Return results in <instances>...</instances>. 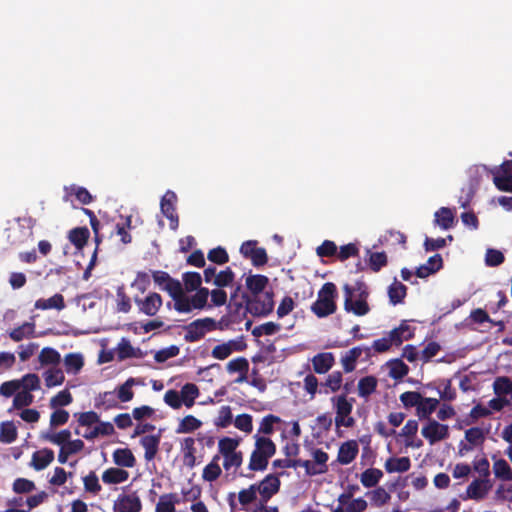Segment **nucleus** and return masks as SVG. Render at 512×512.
Returning a JSON list of instances; mask_svg holds the SVG:
<instances>
[{
	"label": "nucleus",
	"mask_w": 512,
	"mask_h": 512,
	"mask_svg": "<svg viewBox=\"0 0 512 512\" xmlns=\"http://www.w3.org/2000/svg\"><path fill=\"white\" fill-rule=\"evenodd\" d=\"M365 354V359L368 360L371 358V348L369 346H356L351 348L342 358L341 363L343 366V370L346 373H350L355 370L356 362L361 357L362 354Z\"/></svg>",
	"instance_id": "4468645a"
},
{
	"label": "nucleus",
	"mask_w": 512,
	"mask_h": 512,
	"mask_svg": "<svg viewBox=\"0 0 512 512\" xmlns=\"http://www.w3.org/2000/svg\"><path fill=\"white\" fill-rule=\"evenodd\" d=\"M223 457V468L227 474L237 475V471L240 468L243 460V454L241 451L222 456ZM239 476V473H238Z\"/></svg>",
	"instance_id": "7c9ffc66"
},
{
	"label": "nucleus",
	"mask_w": 512,
	"mask_h": 512,
	"mask_svg": "<svg viewBox=\"0 0 512 512\" xmlns=\"http://www.w3.org/2000/svg\"><path fill=\"white\" fill-rule=\"evenodd\" d=\"M177 196L175 192L168 190L161 198L160 209L163 215L170 221L169 225L172 230H176L179 226V217L176 212Z\"/></svg>",
	"instance_id": "6e6552de"
},
{
	"label": "nucleus",
	"mask_w": 512,
	"mask_h": 512,
	"mask_svg": "<svg viewBox=\"0 0 512 512\" xmlns=\"http://www.w3.org/2000/svg\"><path fill=\"white\" fill-rule=\"evenodd\" d=\"M281 482H260L256 484L257 494L260 495V504H266L269 499L279 491Z\"/></svg>",
	"instance_id": "cd10ccee"
},
{
	"label": "nucleus",
	"mask_w": 512,
	"mask_h": 512,
	"mask_svg": "<svg viewBox=\"0 0 512 512\" xmlns=\"http://www.w3.org/2000/svg\"><path fill=\"white\" fill-rule=\"evenodd\" d=\"M345 299L344 310L356 316H364L370 312V307L365 299H353V289L346 284L344 286Z\"/></svg>",
	"instance_id": "9b49d317"
},
{
	"label": "nucleus",
	"mask_w": 512,
	"mask_h": 512,
	"mask_svg": "<svg viewBox=\"0 0 512 512\" xmlns=\"http://www.w3.org/2000/svg\"><path fill=\"white\" fill-rule=\"evenodd\" d=\"M141 445L145 449L144 458L147 461H151L155 458L160 444L159 435H147L141 438Z\"/></svg>",
	"instance_id": "b1692460"
},
{
	"label": "nucleus",
	"mask_w": 512,
	"mask_h": 512,
	"mask_svg": "<svg viewBox=\"0 0 512 512\" xmlns=\"http://www.w3.org/2000/svg\"><path fill=\"white\" fill-rule=\"evenodd\" d=\"M234 278V272L231 270L230 267H227L225 270L220 271L216 275L213 284L219 288L227 287L233 283Z\"/></svg>",
	"instance_id": "e2e57ef3"
},
{
	"label": "nucleus",
	"mask_w": 512,
	"mask_h": 512,
	"mask_svg": "<svg viewBox=\"0 0 512 512\" xmlns=\"http://www.w3.org/2000/svg\"><path fill=\"white\" fill-rule=\"evenodd\" d=\"M43 376L45 380V385L48 388L62 385L65 380L64 373L59 368H50L47 371H45Z\"/></svg>",
	"instance_id": "49530a36"
},
{
	"label": "nucleus",
	"mask_w": 512,
	"mask_h": 512,
	"mask_svg": "<svg viewBox=\"0 0 512 512\" xmlns=\"http://www.w3.org/2000/svg\"><path fill=\"white\" fill-rule=\"evenodd\" d=\"M492 488V482H471L466 490L464 499H483Z\"/></svg>",
	"instance_id": "393cba45"
},
{
	"label": "nucleus",
	"mask_w": 512,
	"mask_h": 512,
	"mask_svg": "<svg viewBox=\"0 0 512 512\" xmlns=\"http://www.w3.org/2000/svg\"><path fill=\"white\" fill-rule=\"evenodd\" d=\"M260 454L271 458L276 452V446L274 442L267 437L255 435V448Z\"/></svg>",
	"instance_id": "4c0bfd02"
},
{
	"label": "nucleus",
	"mask_w": 512,
	"mask_h": 512,
	"mask_svg": "<svg viewBox=\"0 0 512 512\" xmlns=\"http://www.w3.org/2000/svg\"><path fill=\"white\" fill-rule=\"evenodd\" d=\"M373 506L381 507L390 500V494L381 487L367 492L366 494Z\"/></svg>",
	"instance_id": "8fccbe9b"
},
{
	"label": "nucleus",
	"mask_w": 512,
	"mask_h": 512,
	"mask_svg": "<svg viewBox=\"0 0 512 512\" xmlns=\"http://www.w3.org/2000/svg\"><path fill=\"white\" fill-rule=\"evenodd\" d=\"M491 414V410L487 407H484L481 404L475 405L468 416L463 420V423L466 426H469L475 423L479 418L488 417Z\"/></svg>",
	"instance_id": "864d4df0"
},
{
	"label": "nucleus",
	"mask_w": 512,
	"mask_h": 512,
	"mask_svg": "<svg viewBox=\"0 0 512 512\" xmlns=\"http://www.w3.org/2000/svg\"><path fill=\"white\" fill-rule=\"evenodd\" d=\"M64 366L67 373H78L84 366V359L80 353H69L64 357Z\"/></svg>",
	"instance_id": "a19ab883"
},
{
	"label": "nucleus",
	"mask_w": 512,
	"mask_h": 512,
	"mask_svg": "<svg viewBox=\"0 0 512 512\" xmlns=\"http://www.w3.org/2000/svg\"><path fill=\"white\" fill-rule=\"evenodd\" d=\"M337 287L332 282H326L318 291L317 300L311 305V311L318 318H325L337 310Z\"/></svg>",
	"instance_id": "f257e3e1"
},
{
	"label": "nucleus",
	"mask_w": 512,
	"mask_h": 512,
	"mask_svg": "<svg viewBox=\"0 0 512 512\" xmlns=\"http://www.w3.org/2000/svg\"><path fill=\"white\" fill-rule=\"evenodd\" d=\"M90 232L87 227H76L70 230L69 241L77 248L82 249L89 239Z\"/></svg>",
	"instance_id": "72a5a7b5"
},
{
	"label": "nucleus",
	"mask_w": 512,
	"mask_h": 512,
	"mask_svg": "<svg viewBox=\"0 0 512 512\" xmlns=\"http://www.w3.org/2000/svg\"><path fill=\"white\" fill-rule=\"evenodd\" d=\"M269 458L266 456H263L258 452L256 449H254L250 456V461L248 465V472L240 471L239 476L245 477V478H251L253 477L252 472L253 471H263L267 468Z\"/></svg>",
	"instance_id": "2eb2a0df"
},
{
	"label": "nucleus",
	"mask_w": 512,
	"mask_h": 512,
	"mask_svg": "<svg viewBox=\"0 0 512 512\" xmlns=\"http://www.w3.org/2000/svg\"><path fill=\"white\" fill-rule=\"evenodd\" d=\"M180 353V348L176 345H171L167 348H163L157 351L154 355V360L157 363H163L170 358L178 356Z\"/></svg>",
	"instance_id": "774afa93"
},
{
	"label": "nucleus",
	"mask_w": 512,
	"mask_h": 512,
	"mask_svg": "<svg viewBox=\"0 0 512 512\" xmlns=\"http://www.w3.org/2000/svg\"><path fill=\"white\" fill-rule=\"evenodd\" d=\"M234 426L247 434L251 433L253 430L252 416L246 413L237 415L234 420Z\"/></svg>",
	"instance_id": "69168bd1"
},
{
	"label": "nucleus",
	"mask_w": 512,
	"mask_h": 512,
	"mask_svg": "<svg viewBox=\"0 0 512 512\" xmlns=\"http://www.w3.org/2000/svg\"><path fill=\"white\" fill-rule=\"evenodd\" d=\"M17 437L18 431L13 421H4L0 424V442L11 444Z\"/></svg>",
	"instance_id": "e433bc0d"
},
{
	"label": "nucleus",
	"mask_w": 512,
	"mask_h": 512,
	"mask_svg": "<svg viewBox=\"0 0 512 512\" xmlns=\"http://www.w3.org/2000/svg\"><path fill=\"white\" fill-rule=\"evenodd\" d=\"M343 377L340 371L332 372L325 382L320 384V393L328 394L329 391L337 392L342 385Z\"/></svg>",
	"instance_id": "c756f323"
},
{
	"label": "nucleus",
	"mask_w": 512,
	"mask_h": 512,
	"mask_svg": "<svg viewBox=\"0 0 512 512\" xmlns=\"http://www.w3.org/2000/svg\"><path fill=\"white\" fill-rule=\"evenodd\" d=\"M378 385L377 378L369 375L361 378L358 382V394L360 397L367 398L376 391Z\"/></svg>",
	"instance_id": "58836bf2"
},
{
	"label": "nucleus",
	"mask_w": 512,
	"mask_h": 512,
	"mask_svg": "<svg viewBox=\"0 0 512 512\" xmlns=\"http://www.w3.org/2000/svg\"><path fill=\"white\" fill-rule=\"evenodd\" d=\"M54 460V452L51 449L44 448L42 450L35 451L32 455L31 465L37 470L45 469Z\"/></svg>",
	"instance_id": "5701e85b"
},
{
	"label": "nucleus",
	"mask_w": 512,
	"mask_h": 512,
	"mask_svg": "<svg viewBox=\"0 0 512 512\" xmlns=\"http://www.w3.org/2000/svg\"><path fill=\"white\" fill-rule=\"evenodd\" d=\"M242 298L247 302L249 313L253 316L264 317L273 311L274 301L272 293L267 292L253 298H249L246 293H243Z\"/></svg>",
	"instance_id": "39448f33"
},
{
	"label": "nucleus",
	"mask_w": 512,
	"mask_h": 512,
	"mask_svg": "<svg viewBox=\"0 0 512 512\" xmlns=\"http://www.w3.org/2000/svg\"><path fill=\"white\" fill-rule=\"evenodd\" d=\"M65 301L62 294L56 293L48 299H38L35 302V308L41 310L56 309L63 310L65 308Z\"/></svg>",
	"instance_id": "bb28decb"
},
{
	"label": "nucleus",
	"mask_w": 512,
	"mask_h": 512,
	"mask_svg": "<svg viewBox=\"0 0 512 512\" xmlns=\"http://www.w3.org/2000/svg\"><path fill=\"white\" fill-rule=\"evenodd\" d=\"M407 295V287L394 279V282L388 287V297L389 301L393 305H397L403 302L404 298Z\"/></svg>",
	"instance_id": "c85d7f7f"
},
{
	"label": "nucleus",
	"mask_w": 512,
	"mask_h": 512,
	"mask_svg": "<svg viewBox=\"0 0 512 512\" xmlns=\"http://www.w3.org/2000/svg\"><path fill=\"white\" fill-rule=\"evenodd\" d=\"M485 438V432L480 427H471L465 431V440L474 447L482 446Z\"/></svg>",
	"instance_id": "603ef678"
},
{
	"label": "nucleus",
	"mask_w": 512,
	"mask_h": 512,
	"mask_svg": "<svg viewBox=\"0 0 512 512\" xmlns=\"http://www.w3.org/2000/svg\"><path fill=\"white\" fill-rule=\"evenodd\" d=\"M455 214L452 209L448 207H441L435 212V222L444 230L453 227Z\"/></svg>",
	"instance_id": "473e14b6"
},
{
	"label": "nucleus",
	"mask_w": 512,
	"mask_h": 512,
	"mask_svg": "<svg viewBox=\"0 0 512 512\" xmlns=\"http://www.w3.org/2000/svg\"><path fill=\"white\" fill-rule=\"evenodd\" d=\"M208 296H209L208 288H199L196 291V293L191 297L187 296L185 293L181 299V301L182 300L184 301L183 303L185 306L181 309L178 308L175 310L179 313H190L194 309L202 310L207 305Z\"/></svg>",
	"instance_id": "1a4fd4ad"
},
{
	"label": "nucleus",
	"mask_w": 512,
	"mask_h": 512,
	"mask_svg": "<svg viewBox=\"0 0 512 512\" xmlns=\"http://www.w3.org/2000/svg\"><path fill=\"white\" fill-rule=\"evenodd\" d=\"M184 340L193 343L201 340L206 333L219 330L216 320L210 317L200 318L184 326Z\"/></svg>",
	"instance_id": "20e7f679"
},
{
	"label": "nucleus",
	"mask_w": 512,
	"mask_h": 512,
	"mask_svg": "<svg viewBox=\"0 0 512 512\" xmlns=\"http://www.w3.org/2000/svg\"><path fill=\"white\" fill-rule=\"evenodd\" d=\"M226 370L228 373H239V377L236 379L237 383H241L246 381L247 373L249 370V362L245 357H237L235 359L230 360L227 363Z\"/></svg>",
	"instance_id": "412c9836"
},
{
	"label": "nucleus",
	"mask_w": 512,
	"mask_h": 512,
	"mask_svg": "<svg viewBox=\"0 0 512 512\" xmlns=\"http://www.w3.org/2000/svg\"><path fill=\"white\" fill-rule=\"evenodd\" d=\"M439 405V400L436 398H423L417 407V414L420 418H428Z\"/></svg>",
	"instance_id": "09e8293b"
},
{
	"label": "nucleus",
	"mask_w": 512,
	"mask_h": 512,
	"mask_svg": "<svg viewBox=\"0 0 512 512\" xmlns=\"http://www.w3.org/2000/svg\"><path fill=\"white\" fill-rule=\"evenodd\" d=\"M421 433L430 444H434L449 437V427L436 420H429L427 425L422 428Z\"/></svg>",
	"instance_id": "f8f14e48"
},
{
	"label": "nucleus",
	"mask_w": 512,
	"mask_h": 512,
	"mask_svg": "<svg viewBox=\"0 0 512 512\" xmlns=\"http://www.w3.org/2000/svg\"><path fill=\"white\" fill-rule=\"evenodd\" d=\"M199 396V389L194 383H186L180 391L182 404L190 408L194 405L195 399Z\"/></svg>",
	"instance_id": "ea45409f"
},
{
	"label": "nucleus",
	"mask_w": 512,
	"mask_h": 512,
	"mask_svg": "<svg viewBox=\"0 0 512 512\" xmlns=\"http://www.w3.org/2000/svg\"><path fill=\"white\" fill-rule=\"evenodd\" d=\"M207 258L212 263L218 265L226 264L229 261V255L227 251L221 246L211 249L208 252Z\"/></svg>",
	"instance_id": "0e129e2a"
},
{
	"label": "nucleus",
	"mask_w": 512,
	"mask_h": 512,
	"mask_svg": "<svg viewBox=\"0 0 512 512\" xmlns=\"http://www.w3.org/2000/svg\"><path fill=\"white\" fill-rule=\"evenodd\" d=\"M249 308L247 302H233L227 306V313L219 321H216L219 330L234 329L247 317Z\"/></svg>",
	"instance_id": "7ed1b4c3"
},
{
	"label": "nucleus",
	"mask_w": 512,
	"mask_h": 512,
	"mask_svg": "<svg viewBox=\"0 0 512 512\" xmlns=\"http://www.w3.org/2000/svg\"><path fill=\"white\" fill-rule=\"evenodd\" d=\"M201 425H202V422L199 419H197L193 415H187L178 424L176 433H178V434L191 433V432L199 429L201 427Z\"/></svg>",
	"instance_id": "a18cd8bd"
},
{
	"label": "nucleus",
	"mask_w": 512,
	"mask_h": 512,
	"mask_svg": "<svg viewBox=\"0 0 512 512\" xmlns=\"http://www.w3.org/2000/svg\"><path fill=\"white\" fill-rule=\"evenodd\" d=\"M35 324L31 322H24L22 325L14 328L9 332V337L15 341L20 342L25 338L34 337Z\"/></svg>",
	"instance_id": "2f4dec72"
},
{
	"label": "nucleus",
	"mask_w": 512,
	"mask_h": 512,
	"mask_svg": "<svg viewBox=\"0 0 512 512\" xmlns=\"http://www.w3.org/2000/svg\"><path fill=\"white\" fill-rule=\"evenodd\" d=\"M114 462L121 467L131 468L135 465L136 459L128 448H118L113 453Z\"/></svg>",
	"instance_id": "f704fd0d"
},
{
	"label": "nucleus",
	"mask_w": 512,
	"mask_h": 512,
	"mask_svg": "<svg viewBox=\"0 0 512 512\" xmlns=\"http://www.w3.org/2000/svg\"><path fill=\"white\" fill-rule=\"evenodd\" d=\"M409 372L408 366L400 359H395L390 363L389 376L394 380L402 379Z\"/></svg>",
	"instance_id": "13d9d810"
},
{
	"label": "nucleus",
	"mask_w": 512,
	"mask_h": 512,
	"mask_svg": "<svg viewBox=\"0 0 512 512\" xmlns=\"http://www.w3.org/2000/svg\"><path fill=\"white\" fill-rule=\"evenodd\" d=\"M38 360L42 366L58 365L61 361V355L56 349L45 347L39 353Z\"/></svg>",
	"instance_id": "79ce46f5"
},
{
	"label": "nucleus",
	"mask_w": 512,
	"mask_h": 512,
	"mask_svg": "<svg viewBox=\"0 0 512 512\" xmlns=\"http://www.w3.org/2000/svg\"><path fill=\"white\" fill-rule=\"evenodd\" d=\"M414 328H412L407 320H403L401 324L389 332V336L394 341L395 346H400L404 341L414 337Z\"/></svg>",
	"instance_id": "6ab92c4d"
},
{
	"label": "nucleus",
	"mask_w": 512,
	"mask_h": 512,
	"mask_svg": "<svg viewBox=\"0 0 512 512\" xmlns=\"http://www.w3.org/2000/svg\"><path fill=\"white\" fill-rule=\"evenodd\" d=\"M183 282L188 292L201 288L202 278L198 272H186L183 274Z\"/></svg>",
	"instance_id": "052dcab7"
},
{
	"label": "nucleus",
	"mask_w": 512,
	"mask_h": 512,
	"mask_svg": "<svg viewBox=\"0 0 512 512\" xmlns=\"http://www.w3.org/2000/svg\"><path fill=\"white\" fill-rule=\"evenodd\" d=\"M494 393L499 397L512 396V380L509 377H497L493 383Z\"/></svg>",
	"instance_id": "37998d69"
},
{
	"label": "nucleus",
	"mask_w": 512,
	"mask_h": 512,
	"mask_svg": "<svg viewBox=\"0 0 512 512\" xmlns=\"http://www.w3.org/2000/svg\"><path fill=\"white\" fill-rule=\"evenodd\" d=\"M73 401L72 394L68 389H64L53 396L49 401V407L51 409H57L64 406H68Z\"/></svg>",
	"instance_id": "3c124183"
},
{
	"label": "nucleus",
	"mask_w": 512,
	"mask_h": 512,
	"mask_svg": "<svg viewBox=\"0 0 512 512\" xmlns=\"http://www.w3.org/2000/svg\"><path fill=\"white\" fill-rule=\"evenodd\" d=\"M352 498V492H343L338 496V502L346 507V512H363L367 508V502L363 498Z\"/></svg>",
	"instance_id": "aec40b11"
},
{
	"label": "nucleus",
	"mask_w": 512,
	"mask_h": 512,
	"mask_svg": "<svg viewBox=\"0 0 512 512\" xmlns=\"http://www.w3.org/2000/svg\"><path fill=\"white\" fill-rule=\"evenodd\" d=\"M134 384L135 379L129 378L122 385L119 386L117 390V397L121 402H128L133 399L134 392L132 390V387Z\"/></svg>",
	"instance_id": "bf43d9fd"
},
{
	"label": "nucleus",
	"mask_w": 512,
	"mask_h": 512,
	"mask_svg": "<svg viewBox=\"0 0 512 512\" xmlns=\"http://www.w3.org/2000/svg\"><path fill=\"white\" fill-rule=\"evenodd\" d=\"M268 283V277L261 274L249 275L245 281L246 287L253 294V297L260 295Z\"/></svg>",
	"instance_id": "a878e982"
},
{
	"label": "nucleus",
	"mask_w": 512,
	"mask_h": 512,
	"mask_svg": "<svg viewBox=\"0 0 512 512\" xmlns=\"http://www.w3.org/2000/svg\"><path fill=\"white\" fill-rule=\"evenodd\" d=\"M114 512H140L142 502L136 492L120 494L113 505Z\"/></svg>",
	"instance_id": "ddd939ff"
},
{
	"label": "nucleus",
	"mask_w": 512,
	"mask_h": 512,
	"mask_svg": "<svg viewBox=\"0 0 512 512\" xmlns=\"http://www.w3.org/2000/svg\"><path fill=\"white\" fill-rule=\"evenodd\" d=\"M387 255L385 252H373L369 256V267L373 272H379L387 265Z\"/></svg>",
	"instance_id": "680f3d73"
},
{
	"label": "nucleus",
	"mask_w": 512,
	"mask_h": 512,
	"mask_svg": "<svg viewBox=\"0 0 512 512\" xmlns=\"http://www.w3.org/2000/svg\"><path fill=\"white\" fill-rule=\"evenodd\" d=\"M18 382L20 383V388H22L23 391H28L29 393L40 388L39 376L34 373L24 375L20 380H18Z\"/></svg>",
	"instance_id": "4d7b16f0"
},
{
	"label": "nucleus",
	"mask_w": 512,
	"mask_h": 512,
	"mask_svg": "<svg viewBox=\"0 0 512 512\" xmlns=\"http://www.w3.org/2000/svg\"><path fill=\"white\" fill-rule=\"evenodd\" d=\"M335 358L331 352H322L312 358L313 370L317 374L327 373L334 365Z\"/></svg>",
	"instance_id": "a211bd4d"
},
{
	"label": "nucleus",
	"mask_w": 512,
	"mask_h": 512,
	"mask_svg": "<svg viewBox=\"0 0 512 512\" xmlns=\"http://www.w3.org/2000/svg\"><path fill=\"white\" fill-rule=\"evenodd\" d=\"M220 455H215L212 461L204 468V480H216L221 475V467L219 465Z\"/></svg>",
	"instance_id": "6e6d98bb"
},
{
	"label": "nucleus",
	"mask_w": 512,
	"mask_h": 512,
	"mask_svg": "<svg viewBox=\"0 0 512 512\" xmlns=\"http://www.w3.org/2000/svg\"><path fill=\"white\" fill-rule=\"evenodd\" d=\"M240 253L244 258L250 259L255 267L264 266L268 262L266 250L257 247L256 240H249L242 243Z\"/></svg>",
	"instance_id": "0eeeda50"
},
{
	"label": "nucleus",
	"mask_w": 512,
	"mask_h": 512,
	"mask_svg": "<svg viewBox=\"0 0 512 512\" xmlns=\"http://www.w3.org/2000/svg\"><path fill=\"white\" fill-rule=\"evenodd\" d=\"M493 182L500 191L512 192V160L504 161L493 171Z\"/></svg>",
	"instance_id": "9d476101"
},
{
	"label": "nucleus",
	"mask_w": 512,
	"mask_h": 512,
	"mask_svg": "<svg viewBox=\"0 0 512 512\" xmlns=\"http://www.w3.org/2000/svg\"><path fill=\"white\" fill-rule=\"evenodd\" d=\"M42 438L52 444L62 447V445H66L70 440L71 432L68 429L61 430L57 433L47 432L42 434Z\"/></svg>",
	"instance_id": "de8ad7c7"
},
{
	"label": "nucleus",
	"mask_w": 512,
	"mask_h": 512,
	"mask_svg": "<svg viewBox=\"0 0 512 512\" xmlns=\"http://www.w3.org/2000/svg\"><path fill=\"white\" fill-rule=\"evenodd\" d=\"M239 440L231 437H223L218 442V451L221 456H226L237 451Z\"/></svg>",
	"instance_id": "5fc2aeb1"
},
{
	"label": "nucleus",
	"mask_w": 512,
	"mask_h": 512,
	"mask_svg": "<svg viewBox=\"0 0 512 512\" xmlns=\"http://www.w3.org/2000/svg\"><path fill=\"white\" fill-rule=\"evenodd\" d=\"M493 472L499 480H512V469L505 459H496L494 461Z\"/></svg>",
	"instance_id": "c03bdc74"
},
{
	"label": "nucleus",
	"mask_w": 512,
	"mask_h": 512,
	"mask_svg": "<svg viewBox=\"0 0 512 512\" xmlns=\"http://www.w3.org/2000/svg\"><path fill=\"white\" fill-rule=\"evenodd\" d=\"M163 290H165L170 297L173 299L174 309L183 308L185 305L183 300L181 301L182 297L184 296L185 292L183 289V286L181 282L177 279H174L171 277V279L167 282L166 285L162 287Z\"/></svg>",
	"instance_id": "dca6fc26"
},
{
	"label": "nucleus",
	"mask_w": 512,
	"mask_h": 512,
	"mask_svg": "<svg viewBox=\"0 0 512 512\" xmlns=\"http://www.w3.org/2000/svg\"><path fill=\"white\" fill-rule=\"evenodd\" d=\"M359 452L358 443L355 440H349L341 444L338 450L337 460L343 465L350 464Z\"/></svg>",
	"instance_id": "f3484780"
},
{
	"label": "nucleus",
	"mask_w": 512,
	"mask_h": 512,
	"mask_svg": "<svg viewBox=\"0 0 512 512\" xmlns=\"http://www.w3.org/2000/svg\"><path fill=\"white\" fill-rule=\"evenodd\" d=\"M34 396L28 391H18L13 399V408L21 409L28 407L33 403Z\"/></svg>",
	"instance_id": "338daca9"
},
{
	"label": "nucleus",
	"mask_w": 512,
	"mask_h": 512,
	"mask_svg": "<svg viewBox=\"0 0 512 512\" xmlns=\"http://www.w3.org/2000/svg\"><path fill=\"white\" fill-rule=\"evenodd\" d=\"M180 503L177 493H166L159 497L155 506V512H177L176 505Z\"/></svg>",
	"instance_id": "4be33fe9"
},
{
	"label": "nucleus",
	"mask_w": 512,
	"mask_h": 512,
	"mask_svg": "<svg viewBox=\"0 0 512 512\" xmlns=\"http://www.w3.org/2000/svg\"><path fill=\"white\" fill-rule=\"evenodd\" d=\"M133 301L138 312L149 317L155 316L163 304V299L157 292H149L145 297L136 295L133 297Z\"/></svg>",
	"instance_id": "423d86ee"
},
{
	"label": "nucleus",
	"mask_w": 512,
	"mask_h": 512,
	"mask_svg": "<svg viewBox=\"0 0 512 512\" xmlns=\"http://www.w3.org/2000/svg\"><path fill=\"white\" fill-rule=\"evenodd\" d=\"M336 410L335 424L339 427L352 428L355 425V419L351 416L353 410L354 398H347L346 394H342L332 399Z\"/></svg>",
	"instance_id": "f03ea898"
},
{
	"label": "nucleus",
	"mask_w": 512,
	"mask_h": 512,
	"mask_svg": "<svg viewBox=\"0 0 512 512\" xmlns=\"http://www.w3.org/2000/svg\"><path fill=\"white\" fill-rule=\"evenodd\" d=\"M411 466L409 457H390L385 463V469L389 473L406 472Z\"/></svg>",
	"instance_id": "c9c22d12"
}]
</instances>
